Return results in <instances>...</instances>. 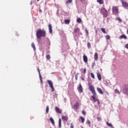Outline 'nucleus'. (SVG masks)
<instances>
[{
    "label": "nucleus",
    "instance_id": "obj_1",
    "mask_svg": "<svg viewBox=\"0 0 128 128\" xmlns=\"http://www.w3.org/2000/svg\"><path fill=\"white\" fill-rule=\"evenodd\" d=\"M36 36L37 38H40L42 36H46V33L45 30H40L36 32Z\"/></svg>",
    "mask_w": 128,
    "mask_h": 128
},
{
    "label": "nucleus",
    "instance_id": "obj_2",
    "mask_svg": "<svg viewBox=\"0 0 128 128\" xmlns=\"http://www.w3.org/2000/svg\"><path fill=\"white\" fill-rule=\"evenodd\" d=\"M100 12V14H102L104 18H108V10H106V8H101Z\"/></svg>",
    "mask_w": 128,
    "mask_h": 128
},
{
    "label": "nucleus",
    "instance_id": "obj_3",
    "mask_svg": "<svg viewBox=\"0 0 128 128\" xmlns=\"http://www.w3.org/2000/svg\"><path fill=\"white\" fill-rule=\"evenodd\" d=\"M112 12L114 16H118V6H114L112 8Z\"/></svg>",
    "mask_w": 128,
    "mask_h": 128
},
{
    "label": "nucleus",
    "instance_id": "obj_4",
    "mask_svg": "<svg viewBox=\"0 0 128 128\" xmlns=\"http://www.w3.org/2000/svg\"><path fill=\"white\" fill-rule=\"evenodd\" d=\"M47 82H48V84H49L52 92H54V84H52V82L50 80H48Z\"/></svg>",
    "mask_w": 128,
    "mask_h": 128
},
{
    "label": "nucleus",
    "instance_id": "obj_5",
    "mask_svg": "<svg viewBox=\"0 0 128 128\" xmlns=\"http://www.w3.org/2000/svg\"><path fill=\"white\" fill-rule=\"evenodd\" d=\"M120 2L122 4V6H123L125 8H128V3L126 2V1H124V0H120Z\"/></svg>",
    "mask_w": 128,
    "mask_h": 128
},
{
    "label": "nucleus",
    "instance_id": "obj_6",
    "mask_svg": "<svg viewBox=\"0 0 128 128\" xmlns=\"http://www.w3.org/2000/svg\"><path fill=\"white\" fill-rule=\"evenodd\" d=\"M88 86H89V90H90V92L94 90V86H92V84H90V83H88Z\"/></svg>",
    "mask_w": 128,
    "mask_h": 128
},
{
    "label": "nucleus",
    "instance_id": "obj_7",
    "mask_svg": "<svg viewBox=\"0 0 128 128\" xmlns=\"http://www.w3.org/2000/svg\"><path fill=\"white\" fill-rule=\"evenodd\" d=\"M78 102H76L73 106V108L75 112H76L78 110Z\"/></svg>",
    "mask_w": 128,
    "mask_h": 128
},
{
    "label": "nucleus",
    "instance_id": "obj_8",
    "mask_svg": "<svg viewBox=\"0 0 128 128\" xmlns=\"http://www.w3.org/2000/svg\"><path fill=\"white\" fill-rule=\"evenodd\" d=\"M78 90L80 92H82L83 90H82V84H79V86L78 88Z\"/></svg>",
    "mask_w": 128,
    "mask_h": 128
},
{
    "label": "nucleus",
    "instance_id": "obj_9",
    "mask_svg": "<svg viewBox=\"0 0 128 128\" xmlns=\"http://www.w3.org/2000/svg\"><path fill=\"white\" fill-rule=\"evenodd\" d=\"M38 70L39 73V78L41 84H42V75L40 74V69L38 68Z\"/></svg>",
    "mask_w": 128,
    "mask_h": 128
},
{
    "label": "nucleus",
    "instance_id": "obj_10",
    "mask_svg": "<svg viewBox=\"0 0 128 128\" xmlns=\"http://www.w3.org/2000/svg\"><path fill=\"white\" fill-rule=\"evenodd\" d=\"M55 110L56 112H57L58 114H62V111H60V108H58V107L56 106L55 108Z\"/></svg>",
    "mask_w": 128,
    "mask_h": 128
},
{
    "label": "nucleus",
    "instance_id": "obj_11",
    "mask_svg": "<svg viewBox=\"0 0 128 128\" xmlns=\"http://www.w3.org/2000/svg\"><path fill=\"white\" fill-rule=\"evenodd\" d=\"M48 28H49V32L50 34L52 33V24H49L48 25Z\"/></svg>",
    "mask_w": 128,
    "mask_h": 128
},
{
    "label": "nucleus",
    "instance_id": "obj_12",
    "mask_svg": "<svg viewBox=\"0 0 128 128\" xmlns=\"http://www.w3.org/2000/svg\"><path fill=\"white\" fill-rule=\"evenodd\" d=\"M120 40H122V38H124V40H126L128 38V37L124 34H122L120 37Z\"/></svg>",
    "mask_w": 128,
    "mask_h": 128
},
{
    "label": "nucleus",
    "instance_id": "obj_13",
    "mask_svg": "<svg viewBox=\"0 0 128 128\" xmlns=\"http://www.w3.org/2000/svg\"><path fill=\"white\" fill-rule=\"evenodd\" d=\"M97 90L100 94H104V92H102V90L100 88H97Z\"/></svg>",
    "mask_w": 128,
    "mask_h": 128
},
{
    "label": "nucleus",
    "instance_id": "obj_14",
    "mask_svg": "<svg viewBox=\"0 0 128 128\" xmlns=\"http://www.w3.org/2000/svg\"><path fill=\"white\" fill-rule=\"evenodd\" d=\"M83 60H84V62H88V56H86V55H84Z\"/></svg>",
    "mask_w": 128,
    "mask_h": 128
},
{
    "label": "nucleus",
    "instance_id": "obj_15",
    "mask_svg": "<svg viewBox=\"0 0 128 128\" xmlns=\"http://www.w3.org/2000/svg\"><path fill=\"white\" fill-rule=\"evenodd\" d=\"M84 4H88V0H80Z\"/></svg>",
    "mask_w": 128,
    "mask_h": 128
},
{
    "label": "nucleus",
    "instance_id": "obj_16",
    "mask_svg": "<svg viewBox=\"0 0 128 128\" xmlns=\"http://www.w3.org/2000/svg\"><path fill=\"white\" fill-rule=\"evenodd\" d=\"M97 76L99 80H102V76L100 75V74L98 73Z\"/></svg>",
    "mask_w": 128,
    "mask_h": 128
},
{
    "label": "nucleus",
    "instance_id": "obj_17",
    "mask_svg": "<svg viewBox=\"0 0 128 128\" xmlns=\"http://www.w3.org/2000/svg\"><path fill=\"white\" fill-rule=\"evenodd\" d=\"M94 58L95 60H98V53H95Z\"/></svg>",
    "mask_w": 128,
    "mask_h": 128
},
{
    "label": "nucleus",
    "instance_id": "obj_18",
    "mask_svg": "<svg viewBox=\"0 0 128 128\" xmlns=\"http://www.w3.org/2000/svg\"><path fill=\"white\" fill-rule=\"evenodd\" d=\"M80 32V28H74V32L75 34H76V32Z\"/></svg>",
    "mask_w": 128,
    "mask_h": 128
},
{
    "label": "nucleus",
    "instance_id": "obj_19",
    "mask_svg": "<svg viewBox=\"0 0 128 128\" xmlns=\"http://www.w3.org/2000/svg\"><path fill=\"white\" fill-rule=\"evenodd\" d=\"M92 98L94 102H98V99L94 96H92Z\"/></svg>",
    "mask_w": 128,
    "mask_h": 128
},
{
    "label": "nucleus",
    "instance_id": "obj_20",
    "mask_svg": "<svg viewBox=\"0 0 128 128\" xmlns=\"http://www.w3.org/2000/svg\"><path fill=\"white\" fill-rule=\"evenodd\" d=\"M70 20H64V24H70Z\"/></svg>",
    "mask_w": 128,
    "mask_h": 128
},
{
    "label": "nucleus",
    "instance_id": "obj_21",
    "mask_svg": "<svg viewBox=\"0 0 128 128\" xmlns=\"http://www.w3.org/2000/svg\"><path fill=\"white\" fill-rule=\"evenodd\" d=\"M32 47L34 48V52H36V45H34V42H32Z\"/></svg>",
    "mask_w": 128,
    "mask_h": 128
},
{
    "label": "nucleus",
    "instance_id": "obj_22",
    "mask_svg": "<svg viewBox=\"0 0 128 128\" xmlns=\"http://www.w3.org/2000/svg\"><path fill=\"white\" fill-rule=\"evenodd\" d=\"M50 121L52 122V124H53L54 125V118H50Z\"/></svg>",
    "mask_w": 128,
    "mask_h": 128
},
{
    "label": "nucleus",
    "instance_id": "obj_23",
    "mask_svg": "<svg viewBox=\"0 0 128 128\" xmlns=\"http://www.w3.org/2000/svg\"><path fill=\"white\" fill-rule=\"evenodd\" d=\"M62 120H66V122H68V117L66 116H62Z\"/></svg>",
    "mask_w": 128,
    "mask_h": 128
},
{
    "label": "nucleus",
    "instance_id": "obj_24",
    "mask_svg": "<svg viewBox=\"0 0 128 128\" xmlns=\"http://www.w3.org/2000/svg\"><path fill=\"white\" fill-rule=\"evenodd\" d=\"M59 128H62V119L60 118L58 120Z\"/></svg>",
    "mask_w": 128,
    "mask_h": 128
},
{
    "label": "nucleus",
    "instance_id": "obj_25",
    "mask_svg": "<svg viewBox=\"0 0 128 128\" xmlns=\"http://www.w3.org/2000/svg\"><path fill=\"white\" fill-rule=\"evenodd\" d=\"M97 2L100 4H104V1L102 0H97Z\"/></svg>",
    "mask_w": 128,
    "mask_h": 128
},
{
    "label": "nucleus",
    "instance_id": "obj_26",
    "mask_svg": "<svg viewBox=\"0 0 128 128\" xmlns=\"http://www.w3.org/2000/svg\"><path fill=\"white\" fill-rule=\"evenodd\" d=\"M91 92H92V94L94 96H96V90H94L91 91Z\"/></svg>",
    "mask_w": 128,
    "mask_h": 128
},
{
    "label": "nucleus",
    "instance_id": "obj_27",
    "mask_svg": "<svg viewBox=\"0 0 128 128\" xmlns=\"http://www.w3.org/2000/svg\"><path fill=\"white\" fill-rule=\"evenodd\" d=\"M106 124L107 126H110V128H112V124L111 123H108V122H106Z\"/></svg>",
    "mask_w": 128,
    "mask_h": 128
},
{
    "label": "nucleus",
    "instance_id": "obj_28",
    "mask_svg": "<svg viewBox=\"0 0 128 128\" xmlns=\"http://www.w3.org/2000/svg\"><path fill=\"white\" fill-rule=\"evenodd\" d=\"M80 118L82 120V124H84V118L82 116H80Z\"/></svg>",
    "mask_w": 128,
    "mask_h": 128
},
{
    "label": "nucleus",
    "instance_id": "obj_29",
    "mask_svg": "<svg viewBox=\"0 0 128 128\" xmlns=\"http://www.w3.org/2000/svg\"><path fill=\"white\" fill-rule=\"evenodd\" d=\"M86 124H88V126L90 128V121L88 120L87 122H86Z\"/></svg>",
    "mask_w": 128,
    "mask_h": 128
},
{
    "label": "nucleus",
    "instance_id": "obj_30",
    "mask_svg": "<svg viewBox=\"0 0 128 128\" xmlns=\"http://www.w3.org/2000/svg\"><path fill=\"white\" fill-rule=\"evenodd\" d=\"M101 30L102 32H104V34H106V28H102Z\"/></svg>",
    "mask_w": 128,
    "mask_h": 128
},
{
    "label": "nucleus",
    "instance_id": "obj_31",
    "mask_svg": "<svg viewBox=\"0 0 128 128\" xmlns=\"http://www.w3.org/2000/svg\"><path fill=\"white\" fill-rule=\"evenodd\" d=\"M48 110H50V108L48 106H47L46 108V114H48Z\"/></svg>",
    "mask_w": 128,
    "mask_h": 128
},
{
    "label": "nucleus",
    "instance_id": "obj_32",
    "mask_svg": "<svg viewBox=\"0 0 128 128\" xmlns=\"http://www.w3.org/2000/svg\"><path fill=\"white\" fill-rule=\"evenodd\" d=\"M87 46H88V48H90V43L88 42L87 43Z\"/></svg>",
    "mask_w": 128,
    "mask_h": 128
},
{
    "label": "nucleus",
    "instance_id": "obj_33",
    "mask_svg": "<svg viewBox=\"0 0 128 128\" xmlns=\"http://www.w3.org/2000/svg\"><path fill=\"white\" fill-rule=\"evenodd\" d=\"M106 40H110V36H108V35H107L106 36Z\"/></svg>",
    "mask_w": 128,
    "mask_h": 128
},
{
    "label": "nucleus",
    "instance_id": "obj_34",
    "mask_svg": "<svg viewBox=\"0 0 128 128\" xmlns=\"http://www.w3.org/2000/svg\"><path fill=\"white\" fill-rule=\"evenodd\" d=\"M77 22H82V19L80 18L77 19Z\"/></svg>",
    "mask_w": 128,
    "mask_h": 128
},
{
    "label": "nucleus",
    "instance_id": "obj_35",
    "mask_svg": "<svg viewBox=\"0 0 128 128\" xmlns=\"http://www.w3.org/2000/svg\"><path fill=\"white\" fill-rule=\"evenodd\" d=\"M90 75H91V78H94V73L92 72Z\"/></svg>",
    "mask_w": 128,
    "mask_h": 128
},
{
    "label": "nucleus",
    "instance_id": "obj_36",
    "mask_svg": "<svg viewBox=\"0 0 128 128\" xmlns=\"http://www.w3.org/2000/svg\"><path fill=\"white\" fill-rule=\"evenodd\" d=\"M72 2V0H68V1L66 2V4H70Z\"/></svg>",
    "mask_w": 128,
    "mask_h": 128
},
{
    "label": "nucleus",
    "instance_id": "obj_37",
    "mask_svg": "<svg viewBox=\"0 0 128 128\" xmlns=\"http://www.w3.org/2000/svg\"><path fill=\"white\" fill-rule=\"evenodd\" d=\"M114 92L116 94H120V91H118V90H115Z\"/></svg>",
    "mask_w": 128,
    "mask_h": 128
},
{
    "label": "nucleus",
    "instance_id": "obj_38",
    "mask_svg": "<svg viewBox=\"0 0 128 128\" xmlns=\"http://www.w3.org/2000/svg\"><path fill=\"white\" fill-rule=\"evenodd\" d=\"M82 114L84 116H86V112H84V110L82 111Z\"/></svg>",
    "mask_w": 128,
    "mask_h": 128
},
{
    "label": "nucleus",
    "instance_id": "obj_39",
    "mask_svg": "<svg viewBox=\"0 0 128 128\" xmlns=\"http://www.w3.org/2000/svg\"><path fill=\"white\" fill-rule=\"evenodd\" d=\"M97 120L98 122H100V120H102V118H100V117H98L97 118Z\"/></svg>",
    "mask_w": 128,
    "mask_h": 128
},
{
    "label": "nucleus",
    "instance_id": "obj_40",
    "mask_svg": "<svg viewBox=\"0 0 128 128\" xmlns=\"http://www.w3.org/2000/svg\"><path fill=\"white\" fill-rule=\"evenodd\" d=\"M46 58L47 60H50V55H47Z\"/></svg>",
    "mask_w": 128,
    "mask_h": 128
},
{
    "label": "nucleus",
    "instance_id": "obj_41",
    "mask_svg": "<svg viewBox=\"0 0 128 128\" xmlns=\"http://www.w3.org/2000/svg\"><path fill=\"white\" fill-rule=\"evenodd\" d=\"M70 128H74V124L72 123L70 124Z\"/></svg>",
    "mask_w": 128,
    "mask_h": 128
},
{
    "label": "nucleus",
    "instance_id": "obj_42",
    "mask_svg": "<svg viewBox=\"0 0 128 128\" xmlns=\"http://www.w3.org/2000/svg\"><path fill=\"white\" fill-rule=\"evenodd\" d=\"M84 74H86V68H84Z\"/></svg>",
    "mask_w": 128,
    "mask_h": 128
},
{
    "label": "nucleus",
    "instance_id": "obj_43",
    "mask_svg": "<svg viewBox=\"0 0 128 128\" xmlns=\"http://www.w3.org/2000/svg\"><path fill=\"white\" fill-rule=\"evenodd\" d=\"M118 20L119 22H122V20H120V18H118Z\"/></svg>",
    "mask_w": 128,
    "mask_h": 128
},
{
    "label": "nucleus",
    "instance_id": "obj_44",
    "mask_svg": "<svg viewBox=\"0 0 128 128\" xmlns=\"http://www.w3.org/2000/svg\"><path fill=\"white\" fill-rule=\"evenodd\" d=\"M75 78L76 80H78V75L75 76Z\"/></svg>",
    "mask_w": 128,
    "mask_h": 128
},
{
    "label": "nucleus",
    "instance_id": "obj_45",
    "mask_svg": "<svg viewBox=\"0 0 128 128\" xmlns=\"http://www.w3.org/2000/svg\"><path fill=\"white\" fill-rule=\"evenodd\" d=\"M86 32L87 34V36H88V30L86 29Z\"/></svg>",
    "mask_w": 128,
    "mask_h": 128
},
{
    "label": "nucleus",
    "instance_id": "obj_46",
    "mask_svg": "<svg viewBox=\"0 0 128 128\" xmlns=\"http://www.w3.org/2000/svg\"><path fill=\"white\" fill-rule=\"evenodd\" d=\"M94 64H96V63L94 62L92 64V68H94Z\"/></svg>",
    "mask_w": 128,
    "mask_h": 128
},
{
    "label": "nucleus",
    "instance_id": "obj_47",
    "mask_svg": "<svg viewBox=\"0 0 128 128\" xmlns=\"http://www.w3.org/2000/svg\"><path fill=\"white\" fill-rule=\"evenodd\" d=\"M126 48H128V44H126Z\"/></svg>",
    "mask_w": 128,
    "mask_h": 128
},
{
    "label": "nucleus",
    "instance_id": "obj_48",
    "mask_svg": "<svg viewBox=\"0 0 128 128\" xmlns=\"http://www.w3.org/2000/svg\"><path fill=\"white\" fill-rule=\"evenodd\" d=\"M39 12H42V10L40 9Z\"/></svg>",
    "mask_w": 128,
    "mask_h": 128
},
{
    "label": "nucleus",
    "instance_id": "obj_49",
    "mask_svg": "<svg viewBox=\"0 0 128 128\" xmlns=\"http://www.w3.org/2000/svg\"><path fill=\"white\" fill-rule=\"evenodd\" d=\"M82 80H84V78H82Z\"/></svg>",
    "mask_w": 128,
    "mask_h": 128
},
{
    "label": "nucleus",
    "instance_id": "obj_50",
    "mask_svg": "<svg viewBox=\"0 0 128 128\" xmlns=\"http://www.w3.org/2000/svg\"><path fill=\"white\" fill-rule=\"evenodd\" d=\"M78 74H78V73H77L76 74V75H77V76H78Z\"/></svg>",
    "mask_w": 128,
    "mask_h": 128
},
{
    "label": "nucleus",
    "instance_id": "obj_51",
    "mask_svg": "<svg viewBox=\"0 0 128 128\" xmlns=\"http://www.w3.org/2000/svg\"><path fill=\"white\" fill-rule=\"evenodd\" d=\"M30 4H31V5L32 4V2H31Z\"/></svg>",
    "mask_w": 128,
    "mask_h": 128
},
{
    "label": "nucleus",
    "instance_id": "obj_52",
    "mask_svg": "<svg viewBox=\"0 0 128 128\" xmlns=\"http://www.w3.org/2000/svg\"><path fill=\"white\" fill-rule=\"evenodd\" d=\"M98 104H100V101L99 100H98Z\"/></svg>",
    "mask_w": 128,
    "mask_h": 128
},
{
    "label": "nucleus",
    "instance_id": "obj_53",
    "mask_svg": "<svg viewBox=\"0 0 128 128\" xmlns=\"http://www.w3.org/2000/svg\"><path fill=\"white\" fill-rule=\"evenodd\" d=\"M47 40H50L48 39V38H47Z\"/></svg>",
    "mask_w": 128,
    "mask_h": 128
},
{
    "label": "nucleus",
    "instance_id": "obj_54",
    "mask_svg": "<svg viewBox=\"0 0 128 128\" xmlns=\"http://www.w3.org/2000/svg\"><path fill=\"white\" fill-rule=\"evenodd\" d=\"M37 2H40V0H37Z\"/></svg>",
    "mask_w": 128,
    "mask_h": 128
},
{
    "label": "nucleus",
    "instance_id": "obj_55",
    "mask_svg": "<svg viewBox=\"0 0 128 128\" xmlns=\"http://www.w3.org/2000/svg\"><path fill=\"white\" fill-rule=\"evenodd\" d=\"M127 34H128V30H127Z\"/></svg>",
    "mask_w": 128,
    "mask_h": 128
},
{
    "label": "nucleus",
    "instance_id": "obj_56",
    "mask_svg": "<svg viewBox=\"0 0 128 128\" xmlns=\"http://www.w3.org/2000/svg\"><path fill=\"white\" fill-rule=\"evenodd\" d=\"M49 43L50 44V42L49 41Z\"/></svg>",
    "mask_w": 128,
    "mask_h": 128
},
{
    "label": "nucleus",
    "instance_id": "obj_57",
    "mask_svg": "<svg viewBox=\"0 0 128 128\" xmlns=\"http://www.w3.org/2000/svg\"><path fill=\"white\" fill-rule=\"evenodd\" d=\"M80 34H82V33H80Z\"/></svg>",
    "mask_w": 128,
    "mask_h": 128
}]
</instances>
